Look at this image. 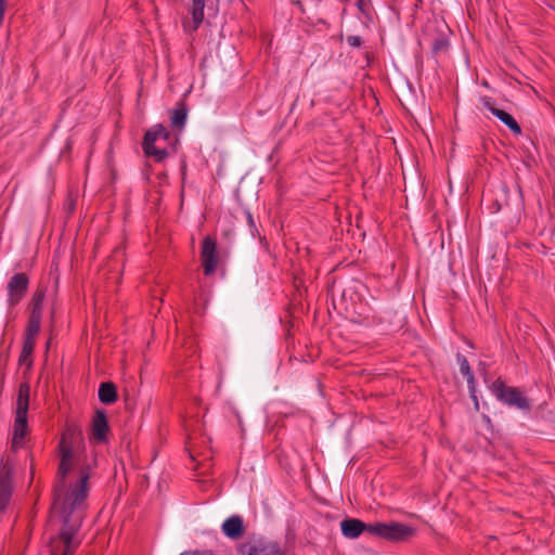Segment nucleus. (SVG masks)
Wrapping results in <instances>:
<instances>
[{"label":"nucleus","instance_id":"a878e982","mask_svg":"<svg viewBox=\"0 0 555 555\" xmlns=\"http://www.w3.org/2000/svg\"><path fill=\"white\" fill-rule=\"evenodd\" d=\"M247 221L250 225H254V219L250 212H247Z\"/></svg>","mask_w":555,"mask_h":555},{"label":"nucleus","instance_id":"b1692460","mask_svg":"<svg viewBox=\"0 0 555 555\" xmlns=\"http://www.w3.org/2000/svg\"><path fill=\"white\" fill-rule=\"evenodd\" d=\"M7 9V0H0V24L2 23V20L4 17Z\"/></svg>","mask_w":555,"mask_h":555},{"label":"nucleus","instance_id":"1a4fd4ad","mask_svg":"<svg viewBox=\"0 0 555 555\" xmlns=\"http://www.w3.org/2000/svg\"><path fill=\"white\" fill-rule=\"evenodd\" d=\"M202 266L206 275H211L218 266L219 257L217 244L210 236H206L202 243L201 250Z\"/></svg>","mask_w":555,"mask_h":555},{"label":"nucleus","instance_id":"20e7f679","mask_svg":"<svg viewBox=\"0 0 555 555\" xmlns=\"http://www.w3.org/2000/svg\"><path fill=\"white\" fill-rule=\"evenodd\" d=\"M490 390L499 401L507 406L521 411L530 410V401L524 393L517 387L505 385L500 378L492 383Z\"/></svg>","mask_w":555,"mask_h":555},{"label":"nucleus","instance_id":"412c9836","mask_svg":"<svg viewBox=\"0 0 555 555\" xmlns=\"http://www.w3.org/2000/svg\"><path fill=\"white\" fill-rule=\"evenodd\" d=\"M448 46H449V42H448V40H447V39H444V38H438V39H436V40L433 42V47H431V49H433V51H434L435 53H438V52H440V51H444V50H447Z\"/></svg>","mask_w":555,"mask_h":555},{"label":"nucleus","instance_id":"2eb2a0df","mask_svg":"<svg viewBox=\"0 0 555 555\" xmlns=\"http://www.w3.org/2000/svg\"><path fill=\"white\" fill-rule=\"evenodd\" d=\"M99 400L104 404H112L117 400L116 386L111 382L102 383L99 387Z\"/></svg>","mask_w":555,"mask_h":555},{"label":"nucleus","instance_id":"7ed1b4c3","mask_svg":"<svg viewBox=\"0 0 555 555\" xmlns=\"http://www.w3.org/2000/svg\"><path fill=\"white\" fill-rule=\"evenodd\" d=\"M30 387L27 383H22L18 387L16 398L15 420L13 426L12 448L14 450L22 447L27 434V412L29 406Z\"/></svg>","mask_w":555,"mask_h":555},{"label":"nucleus","instance_id":"9b49d317","mask_svg":"<svg viewBox=\"0 0 555 555\" xmlns=\"http://www.w3.org/2000/svg\"><path fill=\"white\" fill-rule=\"evenodd\" d=\"M340 530L345 538L357 539L362 533L366 532L370 534V524L357 518H346L340 521Z\"/></svg>","mask_w":555,"mask_h":555},{"label":"nucleus","instance_id":"f03ea898","mask_svg":"<svg viewBox=\"0 0 555 555\" xmlns=\"http://www.w3.org/2000/svg\"><path fill=\"white\" fill-rule=\"evenodd\" d=\"M170 141V131L162 124H157L145 132L142 143L143 151L147 156L154 157L156 162H163L169 155L167 146Z\"/></svg>","mask_w":555,"mask_h":555},{"label":"nucleus","instance_id":"6e6552de","mask_svg":"<svg viewBox=\"0 0 555 555\" xmlns=\"http://www.w3.org/2000/svg\"><path fill=\"white\" fill-rule=\"evenodd\" d=\"M29 279L25 273H15L7 285L8 305L14 307L21 302L27 293Z\"/></svg>","mask_w":555,"mask_h":555},{"label":"nucleus","instance_id":"f3484780","mask_svg":"<svg viewBox=\"0 0 555 555\" xmlns=\"http://www.w3.org/2000/svg\"><path fill=\"white\" fill-rule=\"evenodd\" d=\"M41 318L38 317V313L34 315H29V320L27 323L26 332H25V338L27 339H35L38 335L41 326Z\"/></svg>","mask_w":555,"mask_h":555},{"label":"nucleus","instance_id":"4468645a","mask_svg":"<svg viewBox=\"0 0 555 555\" xmlns=\"http://www.w3.org/2000/svg\"><path fill=\"white\" fill-rule=\"evenodd\" d=\"M222 532L230 539H238L244 531L243 519L240 516H231L222 524Z\"/></svg>","mask_w":555,"mask_h":555},{"label":"nucleus","instance_id":"5701e85b","mask_svg":"<svg viewBox=\"0 0 555 555\" xmlns=\"http://www.w3.org/2000/svg\"><path fill=\"white\" fill-rule=\"evenodd\" d=\"M180 555H215V554L209 551H186V552L181 553Z\"/></svg>","mask_w":555,"mask_h":555},{"label":"nucleus","instance_id":"0eeeda50","mask_svg":"<svg viewBox=\"0 0 555 555\" xmlns=\"http://www.w3.org/2000/svg\"><path fill=\"white\" fill-rule=\"evenodd\" d=\"M13 464L10 460H0V513H2L11 499L13 485H12V475Z\"/></svg>","mask_w":555,"mask_h":555},{"label":"nucleus","instance_id":"4be33fe9","mask_svg":"<svg viewBox=\"0 0 555 555\" xmlns=\"http://www.w3.org/2000/svg\"><path fill=\"white\" fill-rule=\"evenodd\" d=\"M347 42L350 47L359 48L362 44V38L360 36H348Z\"/></svg>","mask_w":555,"mask_h":555},{"label":"nucleus","instance_id":"f257e3e1","mask_svg":"<svg viewBox=\"0 0 555 555\" xmlns=\"http://www.w3.org/2000/svg\"><path fill=\"white\" fill-rule=\"evenodd\" d=\"M74 433L62 435L59 452L61 455L57 480L54 487V505L59 506L63 516V528L56 537L50 538L51 555H69L74 552L76 543L74 537L80 526L81 517L72 515L83 507L88 496L89 467L80 466L78 456L74 452Z\"/></svg>","mask_w":555,"mask_h":555},{"label":"nucleus","instance_id":"423d86ee","mask_svg":"<svg viewBox=\"0 0 555 555\" xmlns=\"http://www.w3.org/2000/svg\"><path fill=\"white\" fill-rule=\"evenodd\" d=\"M241 555H285L281 545L264 538L254 539L240 547Z\"/></svg>","mask_w":555,"mask_h":555},{"label":"nucleus","instance_id":"6ab92c4d","mask_svg":"<svg viewBox=\"0 0 555 555\" xmlns=\"http://www.w3.org/2000/svg\"><path fill=\"white\" fill-rule=\"evenodd\" d=\"M46 297L43 289H37L31 298L30 302V315L38 313V317H42V306Z\"/></svg>","mask_w":555,"mask_h":555},{"label":"nucleus","instance_id":"39448f33","mask_svg":"<svg viewBox=\"0 0 555 555\" xmlns=\"http://www.w3.org/2000/svg\"><path fill=\"white\" fill-rule=\"evenodd\" d=\"M414 534L415 528L396 521L370 524V535L388 541H405Z\"/></svg>","mask_w":555,"mask_h":555},{"label":"nucleus","instance_id":"f8f14e48","mask_svg":"<svg viewBox=\"0 0 555 555\" xmlns=\"http://www.w3.org/2000/svg\"><path fill=\"white\" fill-rule=\"evenodd\" d=\"M456 363L460 367L461 374L466 378L470 398L474 400L476 410L479 409L478 399L476 396L475 377L470 370L469 363L465 356L457 353Z\"/></svg>","mask_w":555,"mask_h":555},{"label":"nucleus","instance_id":"dca6fc26","mask_svg":"<svg viewBox=\"0 0 555 555\" xmlns=\"http://www.w3.org/2000/svg\"><path fill=\"white\" fill-rule=\"evenodd\" d=\"M205 0H190L193 29H197L204 20Z\"/></svg>","mask_w":555,"mask_h":555},{"label":"nucleus","instance_id":"393cba45","mask_svg":"<svg viewBox=\"0 0 555 555\" xmlns=\"http://www.w3.org/2000/svg\"><path fill=\"white\" fill-rule=\"evenodd\" d=\"M358 5H359V9H360L362 12H364V11H365V9H364L365 0H359Z\"/></svg>","mask_w":555,"mask_h":555},{"label":"nucleus","instance_id":"9d476101","mask_svg":"<svg viewBox=\"0 0 555 555\" xmlns=\"http://www.w3.org/2000/svg\"><path fill=\"white\" fill-rule=\"evenodd\" d=\"M481 103L492 115L500 119L513 133H521V128L516 119L507 112L500 109L495 106L493 99L485 96L481 99Z\"/></svg>","mask_w":555,"mask_h":555},{"label":"nucleus","instance_id":"a211bd4d","mask_svg":"<svg viewBox=\"0 0 555 555\" xmlns=\"http://www.w3.org/2000/svg\"><path fill=\"white\" fill-rule=\"evenodd\" d=\"M188 109L184 104H180L173 109L171 115V125L176 128H183L186 122Z\"/></svg>","mask_w":555,"mask_h":555},{"label":"nucleus","instance_id":"aec40b11","mask_svg":"<svg viewBox=\"0 0 555 555\" xmlns=\"http://www.w3.org/2000/svg\"><path fill=\"white\" fill-rule=\"evenodd\" d=\"M35 339H24L23 350L20 356V361H26L28 357L31 356L34 349H35Z\"/></svg>","mask_w":555,"mask_h":555},{"label":"nucleus","instance_id":"ddd939ff","mask_svg":"<svg viewBox=\"0 0 555 555\" xmlns=\"http://www.w3.org/2000/svg\"><path fill=\"white\" fill-rule=\"evenodd\" d=\"M108 430V423L106 414L103 410L96 411L92 421L93 437L96 441H105L106 433Z\"/></svg>","mask_w":555,"mask_h":555}]
</instances>
